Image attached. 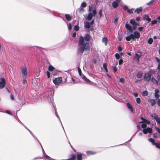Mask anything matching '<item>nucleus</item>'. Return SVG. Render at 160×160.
Instances as JSON below:
<instances>
[{"mask_svg":"<svg viewBox=\"0 0 160 160\" xmlns=\"http://www.w3.org/2000/svg\"><path fill=\"white\" fill-rule=\"evenodd\" d=\"M38 47L34 46L29 48L28 49V51L30 56L35 55V59L38 62H40L41 60L42 56H41L42 54L44 57H46V55L43 52L41 51L40 49H38Z\"/></svg>","mask_w":160,"mask_h":160,"instance_id":"1","label":"nucleus"},{"mask_svg":"<svg viewBox=\"0 0 160 160\" xmlns=\"http://www.w3.org/2000/svg\"><path fill=\"white\" fill-rule=\"evenodd\" d=\"M140 33L136 31L134 32L133 33H131L129 35L127 36L126 40L128 41H130L131 39L132 41L135 40L136 39H139L140 38Z\"/></svg>","mask_w":160,"mask_h":160,"instance_id":"2","label":"nucleus"},{"mask_svg":"<svg viewBox=\"0 0 160 160\" xmlns=\"http://www.w3.org/2000/svg\"><path fill=\"white\" fill-rule=\"evenodd\" d=\"M79 47L78 49V52H80L82 54L84 51L87 50L89 51L90 50V47L89 43L88 42H85L82 43L80 45H79Z\"/></svg>","mask_w":160,"mask_h":160,"instance_id":"3","label":"nucleus"},{"mask_svg":"<svg viewBox=\"0 0 160 160\" xmlns=\"http://www.w3.org/2000/svg\"><path fill=\"white\" fill-rule=\"evenodd\" d=\"M125 28L126 29L127 34L132 33L133 30H135L137 28V27L135 25H131L127 22L125 24Z\"/></svg>","mask_w":160,"mask_h":160,"instance_id":"4","label":"nucleus"},{"mask_svg":"<svg viewBox=\"0 0 160 160\" xmlns=\"http://www.w3.org/2000/svg\"><path fill=\"white\" fill-rule=\"evenodd\" d=\"M62 81V77L56 78L53 80V82L55 85H58L60 84Z\"/></svg>","mask_w":160,"mask_h":160,"instance_id":"5","label":"nucleus"},{"mask_svg":"<svg viewBox=\"0 0 160 160\" xmlns=\"http://www.w3.org/2000/svg\"><path fill=\"white\" fill-rule=\"evenodd\" d=\"M79 74L81 77V78L85 82L87 83H89L90 82V80L87 79L85 76L83 74H82V71H78Z\"/></svg>","mask_w":160,"mask_h":160,"instance_id":"6","label":"nucleus"},{"mask_svg":"<svg viewBox=\"0 0 160 160\" xmlns=\"http://www.w3.org/2000/svg\"><path fill=\"white\" fill-rule=\"evenodd\" d=\"M151 75L152 74L150 71L148 73H146L144 77V79L147 81H150L151 79Z\"/></svg>","mask_w":160,"mask_h":160,"instance_id":"7","label":"nucleus"},{"mask_svg":"<svg viewBox=\"0 0 160 160\" xmlns=\"http://www.w3.org/2000/svg\"><path fill=\"white\" fill-rule=\"evenodd\" d=\"M5 80L3 78H0V89L3 88L5 86Z\"/></svg>","mask_w":160,"mask_h":160,"instance_id":"8","label":"nucleus"},{"mask_svg":"<svg viewBox=\"0 0 160 160\" xmlns=\"http://www.w3.org/2000/svg\"><path fill=\"white\" fill-rule=\"evenodd\" d=\"M142 131L145 134H146L148 133H151L152 132V129L151 128L148 127L145 129H143Z\"/></svg>","mask_w":160,"mask_h":160,"instance_id":"9","label":"nucleus"},{"mask_svg":"<svg viewBox=\"0 0 160 160\" xmlns=\"http://www.w3.org/2000/svg\"><path fill=\"white\" fill-rule=\"evenodd\" d=\"M48 70V66L47 64L43 63L41 65V66L39 68L38 70Z\"/></svg>","mask_w":160,"mask_h":160,"instance_id":"10","label":"nucleus"},{"mask_svg":"<svg viewBox=\"0 0 160 160\" xmlns=\"http://www.w3.org/2000/svg\"><path fill=\"white\" fill-rule=\"evenodd\" d=\"M143 19L144 20L147 21L148 22H150L151 21V18L147 14H144L142 16Z\"/></svg>","mask_w":160,"mask_h":160,"instance_id":"11","label":"nucleus"},{"mask_svg":"<svg viewBox=\"0 0 160 160\" xmlns=\"http://www.w3.org/2000/svg\"><path fill=\"white\" fill-rule=\"evenodd\" d=\"M84 38V37H83L82 36H80L79 37V40L78 41V45H80V44H82V43L85 42Z\"/></svg>","mask_w":160,"mask_h":160,"instance_id":"12","label":"nucleus"},{"mask_svg":"<svg viewBox=\"0 0 160 160\" xmlns=\"http://www.w3.org/2000/svg\"><path fill=\"white\" fill-rule=\"evenodd\" d=\"M85 41L88 42L91 39V36L89 34H86L84 36Z\"/></svg>","mask_w":160,"mask_h":160,"instance_id":"13","label":"nucleus"},{"mask_svg":"<svg viewBox=\"0 0 160 160\" xmlns=\"http://www.w3.org/2000/svg\"><path fill=\"white\" fill-rule=\"evenodd\" d=\"M148 102H149L152 106H154L156 103V102L154 99H149Z\"/></svg>","mask_w":160,"mask_h":160,"instance_id":"14","label":"nucleus"},{"mask_svg":"<svg viewBox=\"0 0 160 160\" xmlns=\"http://www.w3.org/2000/svg\"><path fill=\"white\" fill-rule=\"evenodd\" d=\"M151 116L153 118L156 120L157 122L160 118L158 116V115L155 113H153L151 114Z\"/></svg>","mask_w":160,"mask_h":160,"instance_id":"15","label":"nucleus"},{"mask_svg":"<svg viewBox=\"0 0 160 160\" xmlns=\"http://www.w3.org/2000/svg\"><path fill=\"white\" fill-rule=\"evenodd\" d=\"M142 7H140L139 8H138L136 9L135 12L138 14L139 13L142 12Z\"/></svg>","mask_w":160,"mask_h":160,"instance_id":"16","label":"nucleus"},{"mask_svg":"<svg viewBox=\"0 0 160 160\" xmlns=\"http://www.w3.org/2000/svg\"><path fill=\"white\" fill-rule=\"evenodd\" d=\"M142 56L141 54H139L137 53H135V55L134 56V58L136 59V61H139V58Z\"/></svg>","mask_w":160,"mask_h":160,"instance_id":"17","label":"nucleus"},{"mask_svg":"<svg viewBox=\"0 0 160 160\" xmlns=\"http://www.w3.org/2000/svg\"><path fill=\"white\" fill-rule=\"evenodd\" d=\"M76 158V156L74 154H71L69 155V158L66 160H75Z\"/></svg>","mask_w":160,"mask_h":160,"instance_id":"18","label":"nucleus"},{"mask_svg":"<svg viewBox=\"0 0 160 160\" xmlns=\"http://www.w3.org/2000/svg\"><path fill=\"white\" fill-rule=\"evenodd\" d=\"M118 3L116 1H113L112 3V6L114 8H117L118 6Z\"/></svg>","mask_w":160,"mask_h":160,"instance_id":"19","label":"nucleus"},{"mask_svg":"<svg viewBox=\"0 0 160 160\" xmlns=\"http://www.w3.org/2000/svg\"><path fill=\"white\" fill-rule=\"evenodd\" d=\"M41 9L42 11H44V12H46L47 10H48L50 12H51L52 15H53V12H52L50 10L44 7H41Z\"/></svg>","mask_w":160,"mask_h":160,"instance_id":"20","label":"nucleus"},{"mask_svg":"<svg viewBox=\"0 0 160 160\" xmlns=\"http://www.w3.org/2000/svg\"><path fill=\"white\" fill-rule=\"evenodd\" d=\"M92 16H92L91 14V12H90L88 13V15L85 18V19L88 21H90L92 20Z\"/></svg>","mask_w":160,"mask_h":160,"instance_id":"21","label":"nucleus"},{"mask_svg":"<svg viewBox=\"0 0 160 160\" xmlns=\"http://www.w3.org/2000/svg\"><path fill=\"white\" fill-rule=\"evenodd\" d=\"M27 71H22V76L23 78H26L27 75Z\"/></svg>","mask_w":160,"mask_h":160,"instance_id":"22","label":"nucleus"},{"mask_svg":"<svg viewBox=\"0 0 160 160\" xmlns=\"http://www.w3.org/2000/svg\"><path fill=\"white\" fill-rule=\"evenodd\" d=\"M91 26V23L88 21H86L85 23L84 27L87 29H89Z\"/></svg>","mask_w":160,"mask_h":160,"instance_id":"23","label":"nucleus"},{"mask_svg":"<svg viewBox=\"0 0 160 160\" xmlns=\"http://www.w3.org/2000/svg\"><path fill=\"white\" fill-rule=\"evenodd\" d=\"M158 22V20L157 18V19H155L152 20L151 21V26H152L156 24Z\"/></svg>","mask_w":160,"mask_h":160,"instance_id":"24","label":"nucleus"},{"mask_svg":"<svg viewBox=\"0 0 160 160\" xmlns=\"http://www.w3.org/2000/svg\"><path fill=\"white\" fill-rule=\"evenodd\" d=\"M65 17L66 18V19L68 21H70L72 19V17L71 16L68 14H66L65 15Z\"/></svg>","mask_w":160,"mask_h":160,"instance_id":"25","label":"nucleus"},{"mask_svg":"<svg viewBox=\"0 0 160 160\" xmlns=\"http://www.w3.org/2000/svg\"><path fill=\"white\" fill-rule=\"evenodd\" d=\"M102 42L104 43L105 45H106L108 42V39L106 37H104L102 39Z\"/></svg>","mask_w":160,"mask_h":160,"instance_id":"26","label":"nucleus"},{"mask_svg":"<svg viewBox=\"0 0 160 160\" xmlns=\"http://www.w3.org/2000/svg\"><path fill=\"white\" fill-rule=\"evenodd\" d=\"M77 160H82V155L81 153L77 154Z\"/></svg>","mask_w":160,"mask_h":160,"instance_id":"27","label":"nucleus"},{"mask_svg":"<svg viewBox=\"0 0 160 160\" xmlns=\"http://www.w3.org/2000/svg\"><path fill=\"white\" fill-rule=\"evenodd\" d=\"M97 13L96 10L95 9H94L92 10V13H91V14L93 17H95Z\"/></svg>","mask_w":160,"mask_h":160,"instance_id":"28","label":"nucleus"},{"mask_svg":"<svg viewBox=\"0 0 160 160\" xmlns=\"http://www.w3.org/2000/svg\"><path fill=\"white\" fill-rule=\"evenodd\" d=\"M55 68L51 65H49L48 66V70H55Z\"/></svg>","mask_w":160,"mask_h":160,"instance_id":"29","label":"nucleus"},{"mask_svg":"<svg viewBox=\"0 0 160 160\" xmlns=\"http://www.w3.org/2000/svg\"><path fill=\"white\" fill-rule=\"evenodd\" d=\"M153 42V39L151 38H150L148 40V43L149 44H151Z\"/></svg>","mask_w":160,"mask_h":160,"instance_id":"30","label":"nucleus"},{"mask_svg":"<svg viewBox=\"0 0 160 160\" xmlns=\"http://www.w3.org/2000/svg\"><path fill=\"white\" fill-rule=\"evenodd\" d=\"M142 73L141 72H139L137 75L138 78H141L142 76Z\"/></svg>","mask_w":160,"mask_h":160,"instance_id":"31","label":"nucleus"},{"mask_svg":"<svg viewBox=\"0 0 160 160\" xmlns=\"http://www.w3.org/2000/svg\"><path fill=\"white\" fill-rule=\"evenodd\" d=\"M114 56L115 57L116 59L118 60L120 58L121 56H120V55L118 53H116L115 55Z\"/></svg>","mask_w":160,"mask_h":160,"instance_id":"32","label":"nucleus"},{"mask_svg":"<svg viewBox=\"0 0 160 160\" xmlns=\"http://www.w3.org/2000/svg\"><path fill=\"white\" fill-rule=\"evenodd\" d=\"M136 22L135 20L133 19H132L130 20V23L132 25H134Z\"/></svg>","mask_w":160,"mask_h":160,"instance_id":"33","label":"nucleus"},{"mask_svg":"<svg viewBox=\"0 0 160 160\" xmlns=\"http://www.w3.org/2000/svg\"><path fill=\"white\" fill-rule=\"evenodd\" d=\"M127 106L128 108L131 110V112H132L133 108H132V105L129 103H127Z\"/></svg>","mask_w":160,"mask_h":160,"instance_id":"34","label":"nucleus"},{"mask_svg":"<svg viewBox=\"0 0 160 160\" xmlns=\"http://www.w3.org/2000/svg\"><path fill=\"white\" fill-rule=\"evenodd\" d=\"M87 6V3L85 2H83L82 3L81 7L82 8H85Z\"/></svg>","mask_w":160,"mask_h":160,"instance_id":"35","label":"nucleus"},{"mask_svg":"<svg viewBox=\"0 0 160 160\" xmlns=\"http://www.w3.org/2000/svg\"><path fill=\"white\" fill-rule=\"evenodd\" d=\"M134 10V8H132L131 9H128L127 12L128 13H129V14H132L133 12L132 11Z\"/></svg>","mask_w":160,"mask_h":160,"instance_id":"36","label":"nucleus"},{"mask_svg":"<svg viewBox=\"0 0 160 160\" xmlns=\"http://www.w3.org/2000/svg\"><path fill=\"white\" fill-rule=\"evenodd\" d=\"M142 95L143 96H147L148 95V92L147 91L145 90L143 91L142 93Z\"/></svg>","mask_w":160,"mask_h":160,"instance_id":"37","label":"nucleus"},{"mask_svg":"<svg viewBox=\"0 0 160 160\" xmlns=\"http://www.w3.org/2000/svg\"><path fill=\"white\" fill-rule=\"evenodd\" d=\"M148 140L149 142H151L153 145H154V143H156L155 142L154 140L152 138H149Z\"/></svg>","mask_w":160,"mask_h":160,"instance_id":"38","label":"nucleus"},{"mask_svg":"<svg viewBox=\"0 0 160 160\" xmlns=\"http://www.w3.org/2000/svg\"><path fill=\"white\" fill-rule=\"evenodd\" d=\"M103 67L104 70H108L107 69V63H104L103 64Z\"/></svg>","mask_w":160,"mask_h":160,"instance_id":"39","label":"nucleus"},{"mask_svg":"<svg viewBox=\"0 0 160 160\" xmlns=\"http://www.w3.org/2000/svg\"><path fill=\"white\" fill-rule=\"evenodd\" d=\"M151 82L154 83H156L157 84H158L157 81L156 80V79H155L154 78H152L151 79Z\"/></svg>","mask_w":160,"mask_h":160,"instance_id":"40","label":"nucleus"},{"mask_svg":"<svg viewBox=\"0 0 160 160\" xmlns=\"http://www.w3.org/2000/svg\"><path fill=\"white\" fill-rule=\"evenodd\" d=\"M74 29L76 31H78L79 29V27L78 25H75L74 27Z\"/></svg>","mask_w":160,"mask_h":160,"instance_id":"41","label":"nucleus"},{"mask_svg":"<svg viewBox=\"0 0 160 160\" xmlns=\"http://www.w3.org/2000/svg\"><path fill=\"white\" fill-rule=\"evenodd\" d=\"M155 0H151L149 2L146 3L147 5H150L154 2Z\"/></svg>","mask_w":160,"mask_h":160,"instance_id":"42","label":"nucleus"},{"mask_svg":"<svg viewBox=\"0 0 160 160\" xmlns=\"http://www.w3.org/2000/svg\"><path fill=\"white\" fill-rule=\"evenodd\" d=\"M117 38L118 40L120 41L122 40L123 36L122 35H118Z\"/></svg>","mask_w":160,"mask_h":160,"instance_id":"43","label":"nucleus"},{"mask_svg":"<svg viewBox=\"0 0 160 160\" xmlns=\"http://www.w3.org/2000/svg\"><path fill=\"white\" fill-rule=\"evenodd\" d=\"M68 27L69 30H71L72 29V26L70 23L68 24Z\"/></svg>","mask_w":160,"mask_h":160,"instance_id":"44","label":"nucleus"},{"mask_svg":"<svg viewBox=\"0 0 160 160\" xmlns=\"http://www.w3.org/2000/svg\"><path fill=\"white\" fill-rule=\"evenodd\" d=\"M99 15L100 16V18H101L102 15V9H101L100 10H99Z\"/></svg>","mask_w":160,"mask_h":160,"instance_id":"45","label":"nucleus"},{"mask_svg":"<svg viewBox=\"0 0 160 160\" xmlns=\"http://www.w3.org/2000/svg\"><path fill=\"white\" fill-rule=\"evenodd\" d=\"M154 144V145L157 148L160 149V143H155Z\"/></svg>","mask_w":160,"mask_h":160,"instance_id":"46","label":"nucleus"},{"mask_svg":"<svg viewBox=\"0 0 160 160\" xmlns=\"http://www.w3.org/2000/svg\"><path fill=\"white\" fill-rule=\"evenodd\" d=\"M123 8L124 10L127 11L128 9V8L127 5H124L123 6Z\"/></svg>","mask_w":160,"mask_h":160,"instance_id":"47","label":"nucleus"},{"mask_svg":"<svg viewBox=\"0 0 160 160\" xmlns=\"http://www.w3.org/2000/svg\"><path fill=\"white\" fill-rule=\"evenodd\" d=\"M123 60L122 58H120L118 61V64L119 65L122 64L123 62Z\"/></svg>","mask_w":160,"mask_h":160,"instance_id":"48","label":"nucleus"},{"mask_svg":"<svg viewBox=\"0 0 160 160\" xmlns=\"http://www.w3.org/2000/svg\"><path fill=\"white\" fill-rule=\"evenodd\" d=\"M147 125L146 124H142L141 125V127L143 129L146 128Z\"/></svg>","mask_w":160,"mask_h":160,"instance_id":"49","label":"nucleus"},{"mask_svg":"<svg viewBox=\"0 0 160 160\" xmlns=\"http://www.w3.org/2000/svg\"><path fill=\"white\" fill-rule=\"evenodd\" d=\"M118 49L119 52H120L122 50V48L121 46H119L118 47Z\"/></svg>","mask_w":160,"mask_h":160,"instance_id":"50","label":"nucleus"},{"mask_svg":"<svg viewBox=\"0 0 160 160\" xmlns=\"http://www.w3.org/2000/svg\"><path fill=\"white\" fill-rule=\"evenodd\" d=\"M118 21V18L117 17H115L114 18V23L115 24H117Z\"/></svg>","mask_w":160,"mask_h":160,"instance_id":"51","label":"nucleus"},{"mask_svg":"<svg viewBox=\"0 0 160 160\" xmlns=\"http://www.w3.org/2000/svg\"><path fill=\"white\" fill-rule=\"evenodd\" d=\"M87 154L88 155H90L94 154V152H91V151H87Z\"/></svg>","mask_w":160,"mask_h":160,"instance_id":"52","label":"nucleus"},{"mask_svg":"<svg viewBox=\"0 0 160 160\" xmlns=\"http://www.w3.org/2000/svg\"><path fill=\"white\" fill-rule=\"evenodd\" d=\"M136 102L138 103H140L141 102V99L140 98H138L136 99Z\"/></svg>","mask_w":160,"mask_h":160,"instance_id":"53","label":"nucleus"},{"mask_svg":"<svg viewBox=\"0 0 160 160\" xmlns=\"http://www.w3.org/2000/svg\"><path fill=\"white\" fill-rule=\"evenodd\" d=\"M155 59L158 64H160V59L157 57H155Z\"/></svg>","mask_w":160,"mask_h":160,"instance_id":"54","label":"nucleus"},{"mask_svg":"<svg viewBox=\"0 0 160 160\" xmlns=\"http://www.w3.org/2000/svg\"><path fill=\"white\" fill-rule=\"evenodd\" d=\"M155 129L157 131L158 133H159L160 134V129L159 128L156 127Z\"/></svg>","mask_w":160,"mask_h":160,"instance_id":"55","label":"nucleus"},{"mask_svg":"<svg viewBox=\"0 0 160 160\" xmlns=\"http://www.w3.org/2000/svg\"><path fill=\"white\" fill-rule=\"evenodd\" d=\"M155 129L157 131L158 133H159L160 134V129L159 128L156 127Z\"/></svg>","mask_w":160,"mask_h":160,"instance_id":"56","label":"nucleus"},{"mask_svg":"<svg viewBox=\"0 0 160 160\" xmlns=\"http://www.w3.org/2000/svg\"><path fill=\"white\" fill-rule=\"evenodd\" d=\"M143 28V27H140L138 28V29L140 31H141L142 30Z\"/></svg>","mask_w":160,"mask_h":160,"instance_id":"57","label":"nucleus"},{"mask_svg":"<svg viewBox=\"0 0 160 160\" xmlns=\"http://www.w3.org/2000/svg\"><path fill=\"white\" fill-rule=\"evenodd\" d=\"M79 11L80 12H83L84 11V9L83 8H79Z\"/></svg>","mask_w":160,"mask_h":160,"instance_id":"58","label":"nucleus"},{"mask_svg":"<svg viewBox=\"0 0 160 160\" xmlns=\"http://www.w3.org/2000/svg\"><path fill=\"white\" fill-rule=\"evenodd\" d=\"M143 122L147 123L148 124H149L150 123V122L148 120H147L146 119L145 120V121H144V122Z\"/></svg>","mask_w":160,"mask_h":160,"instance_id":"59","label":"nucleus"},{"mask_svg":"<svg viewBox=\"0 0 160 160\" xmlns=\"http://www.w3.org/2000/svg\"><path fill=\"white\" fill-rule=\"evenodd\" d=\"M47 75L48 78H49L50 77V73L48 71H47Z\"/></svg>","mask_w":160,"mask_h":160,"instance_id":"60","label":"nucleus"},{"mask_svg":"<svg viewBox=\"0 0 160 160\" xmlns=\"http://www.w3.org/2000/svg\"><path fill=\"white\" fill-rule=\"evenodd\" d=\"M155 94H158L159 92V91L158 89H156L155 90Z\"/></svg>","mask_w":160,"mask_h":160,"instance_id":"61","label":"nucleus"},{"mask_svg":"<svg viewBox=\"0 0 160 160\" xmlns=\"http://www.w3.org/2000/svg\"><path fill=\"white\" fill-rule=\"evenodd\" d=\"M72 37L74 38H75L76 37V32H74L72 34Z\"/></svg>","mask_w":160,"mask_h":160,"instance_id":"62","label":"nucleus"},{"mask_svg":"<svg viewBox=\"0 0 160 160\" xmlns=\"http://www.w3.org/2000/svg\"><path fill=\"white\" fill-rule=\"evenodd\" d=\"M157 103L158 106L160 107V99H158Z\"/></svg>","mask_w":160,"mask_h":160,"instance_id":"63","label":"nucleus"},{"mask_svg":"<svg viewBox=\"0 0 160 160\" xmlns=\"http://www.w3.org/2000/svg\"><path fill=\"white\" fill-rule=\"evenodd\" d=\"M158 20V23H160V13L159 16L157 18Z\"/></svg>","mask_w":160,"mask_h":160,"instance_id":"64","label":"nucleus"}]
</instances>
